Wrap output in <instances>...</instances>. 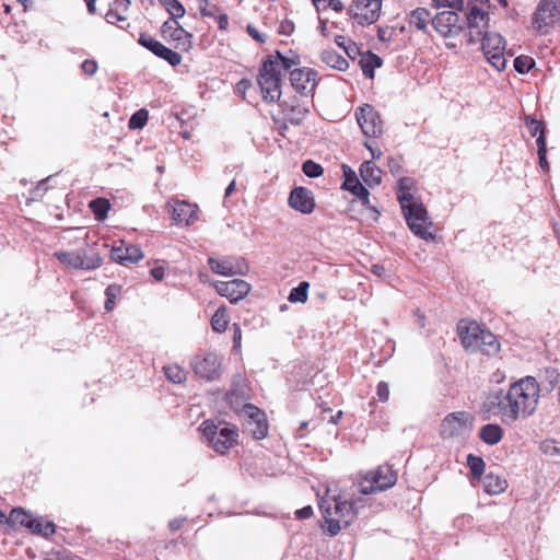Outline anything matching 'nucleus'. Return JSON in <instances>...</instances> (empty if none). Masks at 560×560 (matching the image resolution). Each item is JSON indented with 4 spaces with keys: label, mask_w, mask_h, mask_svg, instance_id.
Returning a JSON list of instances; mask_svg holds the SVG:
<instances>
[{
    "label": "nucleus",
    "mask_w": 560,
    "mask_h": 560,
    "mask_svg": "<svg viewBox=\"0 0 560 560\" xmlns=\"http://www.w3.org/2000/svg\"><path fill=\"white\" fill-rule=\"evenodd\" d=\"M539 384L533 376H525L511 384L508 390L491 392L485 401V408L501 417L504 423L515 422L520 418L532 416L539 400Z\"/></svg>",
    "instance_id": "f257e3e1"
},
{
    "label": "nucleus",
    "mask_w": 560,
    "mask_h": 560,
    "mask_svg": "<svg viewBox=\"0 0 560 560\" xmlns=\"http://www.w3.org/2000/svg\"><path fill=\"white\" fill-rule=\"evenodd\" d=\"M415 186L413 178L400 177L396 187L397 200L411 232L422 240L430 241L434 237L430 232L432 223L423 203L412 194Z\"/></svg>",
    "instance_id": "f03ea898"
},
{
    "label": "nucleus",
    "mask_w": 560,
    "mask_h": 560,
    "mask_svg": "<svg viewBox=\"0 0 560 560\" xmlns=\"http://www.w3.org/2000/svg\"><path fill=\"white\" fill-rule=\"evenodd\" d=\"M319 509L327 524V529L332 536L349 526L357 516L353 502L341 495L322 498Z\"/></svg>",
    "instance_id": "7ed1b4c3"
},
{
    "label": "nucleus",
    "mask_w": 560,
    "mask_h": 560,
    "mask_svg": "<svg viewBox=\"0 0 560 560\" xmlns=\"http://www.w3.org/2000/svg\"><path fill=\"white\" fill-rule=\"evenodd\" d=\"M202 434L209 445L219 454H224L237 443L238 433L234 425L228 423L214 424L207 420L202 423Z\"/></svg>",
    "instance_id": "20e7f679"
},
{
    "label": "nucleus",
    "mask_w": 560,
    "mask_h": 560,
    "mask_svg": "<svg viewBox=\"0 0 560 560\" xmlns=\"http://www.w3.org/2000/svg\"><path fill=\"white\" fill-rule=\"evenodd\" d=\"M397 475L390 466H380L377 469L366 472L358 482V489L362 494H371L383 491L396 483Z\"/></svg>",
    "instance_id": "39448f33"
},
{
    "label": "nucleus",
    "mask_w": 560,
    "mask_h": 560,
    "mask_svg": "<svg viewBox=\"0 0 560 560\" xmlns=\"http://www.w3.org/2000/svg\"><path fill=\"white\" fill-rule=\"evenodd\" d=\"M55 257L65 266L73 269L93 270L102 265V257L94 247L89 250H59Z\"/></svg>",
    "instance_id": "423d86ee"
},
{
    "label": "nucleus",
    "mask_w": 560,
    "mask_h": 560,
    "mask_svg": "<svg viewBox=\"0 0 560 560\" xmlns=\"http://www.w3.org/2000/svg\"><path fill=\"white\" fill-rule=\"evenodd\" d=\"M481 49L491 63L498 71H502L506 67V59L504 56L505 39L497 32L488 31L480 36Z\"/></svg>",
    "instance_id": "0eeeda50"
},
{
    "label": "nucleus",
    "mask_w": 560,
    "mask_h": 560,
    "mask_svg": "<svg viewBox=\"0 0 560 560\" xmlns=\"http://www.w3.org/2000/svg\"><path fill=\"white\" fill-rule=\"evenodd\" d=\"M281 73L275 70V63L264 61L258 74V85L265 101L275 103L281 96Z\"/></svg>",
    "instance_id": "6e6552de"
},
{
    "label": "nucleus",
    "mask_w": 560,
    "mask_h": 560,
    "mask_svg": "<svg viewBox=\"0 0 560 560\" xmlns=\"http://www.w3.org/2000/svg\"><path fill=\"white\" fill-rule=\"evenodd\" d=\"M190 366L197 376L212 382L222 374V358L214 352L197 354L192 358Z\"/></svg>",
    "instance_id": "1a4fd4ad"
},
{
    "label": "nucleus",
    "mask_w": 560,
    "mask_h": 560,
    "mask_svg": "<svg viewBox=\"0 0 560 560\" xmlns=\"http://www.w3.org/2000/svg\"><path fill=\"white\" fill-rule=\"evenodd\" d=\"M559 18L560 0H540L533 16V25L539 33L546 34Z\"/></svg>",
    "instance_id": "9d476101"
},
{
    "label": "nucleus",
    "mask_w": 560,
    "mask_h": 560,
    "mask_svg": "<svg viewBox=\"0 0 560 560\" xmlns=\"http://www.w3.org/2000/svg\"><path fill=\"white\" fill-rule=\"evenodd\" d=\"M381 10L382 0H353L348 11L358 24L365 26L378 20Z\"/></svg>",
    "instance_id": "9b49d317"
},
{
    "label": "nucleus",
    "mask_w": 560,
    "mask_h": 560,
    "mask_svg": "<svg viewBox=\"0 0 560 560\" xmlns=\"http://www.w3.org/2000/svg\"><path fill=\"white\" fill-rule=\"evenodd\" d=\"M472 427V417L467 412H452L441 423V435L444 439L457 438L467 434Z\"/></svg>",
    "instance_id": "f8f14e48"
},
{
    "label": "nucleus",
    "mask_w": 560,
    "mask_h": 560,
    "mask_svg": "<svg viewBox=\"0 0 560 560\" xmlns=\"http://www.w3.org/2000/svg\"><path fill=\"white\" fill-rule=\"evenodd\" d=\"M489 13L477 4H470L466 12V25L469 30V44L479 43L480 36L489 30Z\"/></svg>",
    "instance_id": "ddd939ff"
},
{
    "label": "nucleus",
    "mask_w": 560,
    "mask_h": 560,
    "mask_svg": "<svg viewBox=\"0 0 560 560\" xmlns=\"http://www.w3.org/2000/svg\"><path fill=\"white\" fill-rule=\"evenodd\" d=\"M357 121L366 137H378L383 132V121L375 108L364 104L355 110Z\"/></svg>",
    "instance_id": "4468645a"
},
{
    "label": "nucleus",
    "mask_w": 560,
    "mask_h": 560,
    "mask_svg": "<svg viewBox=\"0 0 560 560\" xmlns=\"http://www.w3.org/2000/svg\"><path fill=\"white\" fill-rule=\"evenodd\" d=\"M208 265L212 272L224 277L245 276L249 269L247 262L237 257H225L223 259L209 257Z\"/></svg>",
    "instance_id": "2eb2a0df"
},
{
    "label": "nucleus",
    "mask_w": 560,
    "mask_h": 560,
    "mask_svg": "<svg viewBox=\"0 0 560 560\" xmlns=\"http://www.w3.org/2000/svg\"><path fill=\"white\" fill-rule=\"evenodd\" d=\"M432 26L443 37H456L465 25L455 11H442L432 18Z\"/></svg>",
    "instance_id": "dca6fc26"
},
{
    "label": "nucleus",
    "mask_w": 560,
    "mask_h": 560,
    "mask_svg": "<svg viewBox=\"0 0 560 560\" xmlns=\"http://www.w3.org/2000/svg\"><path fill=\"white\" fill-rule=\"evenodd\" d=\"M162 34L165 38L176 43V49L188 51L192 47V35L184 30L175 19H168L163 23Z\"/></svg>",
    "instance_id": "f3484780"
},
{
    "label": "nucleus",
    "mask_w": 560,
    "mask_h": 560,
    "mask_svg": "<svg viewBox=\"0 0 560 560\" xmlns=\"http://www.w3.org/2000/svg\"><path fill=\"white\" fill-rule=\"evenodd\" d=\"M213 285L215 291L221 296H225L231 303H236L243 300L250 291L249 283L241 279L217 281Z\"/></svg>",
    "instance_id": "a211bd4d"
},
{
    "label": "nucleus",
    "mask_w": 560,
    "mask_h": 560,
    "mask_svg": "<svg viewBox=\"0 0 560 560\" xmlns=\"http://www.w3.org/2000/svg\"><path fill=\"white\" fill-rule=\"evenodd\" d=\"M244 413L248 417L246 422L247 431H249L255 439H264L268 432L265 412L254 405L246 404L244 405Z\"/></svg>",
    "instance_id": "6ab92c4d"
},
{
    "label": "nucleus",
    "mask_w": 560,
    "mask_h": 560,
    "mask_svg": "<svg viewBox=\"0 0 560 560\" xmlns=\"http://www.w3.org/2000/svg\"><path fill=\"white\" fill-rule=\"evenodd\" d=\"M172 219L178 225H190L197 220V206L185 200H170L166 203Z\"/></svg>",
    "instance_id": "aec40b11"
},
{
    "label": "nucleus",
    "mask_w": 560,
    "mask_h": 560,
    "mask_svg": "<svg viewBox=\"0 0 560 560\" xmlns=\"http://www.w3.org/2000/svg\"><path fill=\"white\" fill-rule=\"evenodd\" d=\"M293 89L301 94H310L316 86V72L310 68L294 69L290 72Z\"/></svg>",
    "instance_id": "412c9836"
},
{
    "label": "nucleus",
    "mask_w": 560,
    "mask_h": 560,
    "mask_svg": "<svg viewBox=\"0 0 560 560\" xmlns=\"http://www.w3.org/2000/svg\"><path fill=\"white\" fill-rule=\"evenodd\" d=\"M289 205L292 209L310 214L315 208L312 192L305 187H295L289 196Z\"/></svg>",
    "instance_id": "4be33fe9"
},
{
    "label": "nucleus",
    "mask_w": 560,
    "mask_h": 560,
    "mask_svg": "<svg viewBox=\"0 0 560 560\" xmlns=\"http://www.w3.org/2000/svg\"><path fill=\"white\" fill-rule=\"evenodd\" d=\"M110 258L115 262L128 266L140 261L143 258V253L138 246L121 244L112 248Z\"/></svg>",
    "instance_id": "5701e85b"
},
{
    "label": "nucleus",
    "mask_w": 560,
    "mask_h": 560,
    "mask_svg": "<svg viewBox=\"0 0 560 560\" xmlns=\"http://www.w3.org/2000/svg\"><path fill=\"white\" fill-rule=\"evenodd\" d=\"M342 168L345 175L342 188L349 190L364 202H368L369 190L360 183L355 173L349 166L343 165Z\"/></svg>",
    "instance_id": "b1692460"
},
{
    "label": "nucleus",
    "mask_w": 560,
    "mask_h": 560,
    "mask_svg": "<svg viewBox=\"0 0 560 560\" xmlns=\"http://www.w3.org/2000/svg\"><path fill=\"white\" fill-rule=\"evenodd\" d=\"M460 328V340L463 346L471 351H477L480 347V336L483 334V329L477 323H469L465 328Z\"/></svg>",
    "instance_id": "393cba45"
},
{
    "label": "nucleus",
    "mask_w": 560,
    "mask_h": 560,
    "mask_svg": "<svg viewBox=\"0 0 560 560\" xmlns=\"http://www.w3.org/2000/svg\"><path fill=\"white\" fill-rule=\"evenodd\" d=\"M265 61L275 63V70L281 73L282 70L288 71L293 66L299 65L300 58L293 52L290 56H283L280 51H276L275 55H269Z\"/></svg>",
    "instance_id": "a878e982"
},
{
    "label": "nucleus",
    "mask_w": 560,
    "mask_h": 560,
    "mask_svg": "<svg viewBox=\"0 0 560 560\" xmlns=\"http://www.w3.org/2000/svg\"><path fill=\"white\" fill-rule=\"evenodd\" d=\"M360 176L369 186L381 184L382 171L372 162L365 161L360 166Z\"/></svg>",
    "instance_id": "bb28decb"
},
{
    "label": "nucleus",
    "mask_w": 560,
    "mask_h": 560,
    "mask_svg": "<svg viewBox=\"0 0 560 560\" xmlns=\"http://www.w3.org/2000/svg\"><path fill=\"white\" fill-rule=\"evenodd\" d=\"M482 486L488 494H500L508 488V481L493 472H488L482 479Z\"/></svg>",
    "instance_id": "cd10ccee"
},
{
    "label": "nucleus",
    "mask_w": 560,
    "mask_h": 560,
    "mask_svg": "<svg viewBox=\"0 0 560 560\" xmlns=\"http://www.w3.org/2000/svg\"><path fill=\"white\" fill-rule=\"evenodd\" d=\"M409 25L418 31L427 32L428 24L431 21V13L424 8H417L409 14Z\"/></svg>",
    "instance_id": "c85d7f7f"
},
{
    "label": "nucleus",
    "mask_w": 560,
    "mask_h": 560,
    "mask_svg": "<svg viewBox=\"0 0 560 560\" xmlns=\"http://www.w3.org/2000/svg\"><path fill=\"white\" fill-rule=\"evenodd\" d=\"M359 65L362 69V72L365 77L372 79L374 78V70L382 66V59L377 55L368 51L361 54V58L359 60Z\"/></svg>",
    "instance_id": "c756f323"
},
{
    "label": "nucleus",
    "mask_w": 560,
    "mask_h": 560,
    "mask_svg": "<svg viewBox=\"0 0 560 560\" xmlns=\"http://www.w3.org/2000/svg\"><path fill=\"white\" fill-rule=\"evenodd\" d=\"M479 438L488 445H495L502 440L503 430L499 424L489 423L480 429Z\"/></svg>",
    "instance_id": "7c9ffc66"
},
{
    "label": "nucleus",
    "mask_w": 560,
    "mask_h": 560,
    "mask_svg": "<svg viewBox=\"0 0 560 560\" xmlns=\"http://www.w3.org/2000/svg\"><path fill=\"white\" fill-rule=\"evenodd\" d=\"M480 347H478L477 351L487 354L493 355L500 351V342L497 337L487 329H483L482 336H480Z\"/></svg>",
    "instance_id": "2f4dec72"
},
{
    "label": "nucleus",
    "mask_w": 560,
    "mask_h": 560,
    "mask_svg": "<svg viewBox=\"0 0 560 560\" xmlns=\"http://www.w3.org/2000/svg\"><path fill=\"white\" fill-rule=\"evenodd\" d=\"M320 59L328 67L339 71H345L349 67L348 60L335 50H324L320 54Z\"/></svg>",
    "instance_id": "473e14b6"
},
{
    "label": "nucleus",
    "mask_w": 560,
    "mask_h": 560,
    "mask_svg": "<svg viewBox=\"0 0 560 560\" xmlns=\"http://www.w3.org/2000/svg\"><path fill=\"white\" fill-rule=\"evenodd\" d=\"M32 515L28 514L25 510L22 508H15L11 511L10 515L7 517L4 515L3 521H0V523H8L9 525L15 527V526H24L28 527V523L32 520Z\"/></svg>",
    "instance_id": "72a5a7b5"
},
{
    "label": "nucleus",
    "mask_w": 560,
    "mask_h": 560,
    "mask_svg": "<svg viewBox=\"0 0 560 560\" xmlns=\"http://www.w3.org/2000/svg\"><path fill=\"white\" fill-rule=\"evenodd\" d=\"M229 325V316L225 307H219L212 318H211V327L215 332H223L228 328Z\"/></svg>",
    "instance_id": "f704fd0d"
},
{
    "label": "nucleus",
    "mask_w": 560,
    "mask_h": 560,
    "mask_svg": "<svg viewBox=\"0 0 560 560\" xmlns=\"http://www.w3.org/2000/svg\"><path fill=\"white\" fill-rule=\"evenodd\" d=\"M155 56L167 61L173 67L178 66L182 62V56L178 52L167 48L162 43L160 44Z\"/></svg>",
    "instance_id": "c9c22d12"
},
{
    "label": "nucleus",
    "mask_w": 560,
    "mask_h": 560,
    "mask_svg": "<svg viewBox=\"0 0 560 560\" xmlns=\"http://www.w3.org/2000/svg\"><path fill=\"white\" fill-rule=\"evenodd\" d=\"M90 208H91L92 212L94 213L95 219L98 221H103L107 215L110 205H109L108 200L103 199V198H97L90 202Z\"/></svg>",
    "instance_id": "e433bc0d"
},
{
    "label": "nucleus",
    "mask_w": 560,
    "mask_h": 560,
    "mask_svg": "<svg viewBox=\"0 0 560 560\" xmlns=\"http://www.w3.org/2000/svg\"><path fill=\"white\" fill-rule=\"evenodd\" d=\"M308 282L302 281L298 287L293 288L288 296L291 303H304L307 300Z\"/></svg>",
    "instance_id": "4c0bfd02"
},
{
    "label": "nucleus",
    "mask_w": 560,
    "mask_h": 560,
    "mask_svg": "<svg viewBox=\"0 0 560 560\" xmlns=\"http://www.w3.org/2000/svg\"><path fill=\"white\" fill-rule=\"evenodd\" d=\"M121 294V287L118 284H110L105 290L106 301L104 307L107 312H112L116 305V299Z\"/></svg>",
    "instance_id": "58836bf2"
},
{
    "label": "nucleus",
    "mask_w": 560,
    "mask_h": 560,
    "mask_svg": "<svg viewBox=\"0 0 560 560\" xmlns=\"http://www.w3.org/2000/svg\"><path fill=\"white\" fill-rule=\"evenodd\" d=\"M164 373L167 380L175 384H180L186 380V372L176 364L165 366Z\"/></svg>",
    "instance_id": "ea45409f"
},
{
    "label": "nucleus",
    "mask_w": 560,
    "mask_h": 560,
    "mask_svg": "<svg viewBox=\"0 0 560 560\" xmlns=\"http://www.w3.org/2000/svg\"><path fill=\"white\" fill-rule=\"evenodd\" d=\"M467 465L474 478H480L485 471V462L481 457L469 454L467 456Z\"/></svg>",
    "instance_id": "a19ab883"
},
{
    "label": "nucleus",
    "mask_w": 560,
    "mask_h": 560,
    "mask_svg": "<svg viewBox=\"0 0 560 560\" xmlns=\"http://www.w3.org/2000/svg\"><path fill=\"white\" fill-rule=\"evenodd\" d=\"M167 12L171 14L170 19L183 18L186 13L184 5L178 0H161Z\"/></svg>",
    "instance_id": "79ce46f5"
},
{
    "label": "nucleus",
    "mask_w": 560,
    "mask_h": 560,
    "mask_svg": "<svg viewBox=\"0 0 560 560\" xmlns=\"http://www.w3.org/2000/svg\"><path fill=\"white\" fill-rule=\"evenodd\" d=\"M105 20L107 23L117 25L122 30L129 26L126 15L112 8L106 12Z\"/></svg>",
    "instance_id": "37998d69"
},
{
    "label": "nucleus",
    "mask_w": 560,
    "mask_h": 560,
    "mask_svg": "<svg viewBox=\"0 0 560 560\" xmlns=\"http://www.w3.org/2000/svg\"><path fill=\"white\" fill-rule=\"evenodd\" d=\"M536 144L538 148V159H539V166L545 171H549V164L547 161V148H546V138L542 136L537 137Z\"/></svg>",
    "instance_id": "c03bdc74"
},
{
    "label": "nucleus",
    "mask_w": 560,
    "mask_h": 560,
    "mask_svg": "<svg viewBox=\"0 0 560 560\" xmlns=\"http://www.w3.org/2000/svg\"><path fill=\"white\" fill-rule=\"evenodd\" d=\"M148 110L147 109H139L129 119L128 126L130 129H141L144 127V125L148 121Z\"/></svg>",
    "instance_id": "a18cd8bd"
},
{
    "label": "nucleus",
    "mask_w": 560,
    "mask_h": 560,
    "mask_svg": "<svg viewBox=\"0 0 560 560\" xmlns=\"http://www.w3.org/2000/svg\"><path fill=\"white\" fill-rule=\"evenodd\" d=\"M535 66V61L528 56H518L514 59V68L518 73H527Z\"/></svg>",
    "instance_id": "49530a36"
},
{
    "label": "nucleus",
    "mask_w": 560,
    "mask_h": 560,
    "mask_svg": "<svg viewBox=\"0 0 560 560\" xmlns=\"http://www.w3.org/2000/svg\"><path fill=\"white\" fill-rule=\"evenodd\" d=\"M302 170H303L304 174L311 178H316V177L320 176L324 172L322 165H319L318 163H316L312 160L305 161L303 163Z\"/></svg>",
    "instance_id": "de8ad7c7"
},
{
    "label": "nucleus",
    "mask_w": 560,
    "mask_h": 560,
    "mask_svg": "<svg viewBox=\"0 0 560 560\" xmlns=\"http://www.w3.org/2000/svg\"><path fill=\"white\" fill-rule=\"evenodd\" d=\"M526 127H527L529 133L533 137L538 135V137L542 136V137L546 138V136H545V126H544L542 121L537 120V119L532 118V117H526Z\"/></svg>",
    "instance_id": "09e8293b"
},
{
    "label": "nucleus",
    "mask_w": 560,
    "mask_h": 560,
    "mask_svg": "<svg viewBox=\"0 0 560 560\" xmlns=\"http://www.w3.org/2000/svg\"><path fill=\"white\" fill-rule=\"evenodd\" d=\"M138 43L145 47L147 49H149L151 52H153L155 55L161 42L154 39L153 37H151L150 35L148 34H141L139 39H138Z\"/></svg>",
    "instance_id": "8fccbe9b"
},
{
    "label": "nucleus",
    "mask_w": 560,
    "mask_h": 560,
    "mask_svg": "<svg viewBox=\"0 0 560 560\" xmlns=\"http://www.w3.org/2000/svg\"><path fill=\"white\" fill-rule=\"evenodd\" d=\"M388 168H389V172L394 175V176H399L402 174V171H404V166H402V160L400 158H389L388 159Z\"/></svg>",
    "instance_id": "3c124183"
},
{
    "label": "nucleus",
    "mask_w": 560,
    "mask_h": 560,
    "mask_svg": "<svg viewBox=\"0 0 560 560\" xmlns=\"http://www.w3.org/2000/svg\"><path fill=\"white\" fill-rule=\"evenodd\" d=\"M97 62L93 59H86L82 62L81 69L88 75H93L97 71Z\"/></svg>",
    "instance_id": "603ef678"
},
{
    "label": "nucleus",
    "mask_w": 560,
    "mask_h": 560,
    "mask_svg": "<svg viewBox=\"0 0 560 560\" xmlns=\"http://www.w3.org/2000/svg\"><path fill=\"white\" fill-rule=\"evenodd\" d=\"M233 330V349L238 350L242 345V330L238 324L234 323L232 325Z\"/></svg>",
    "instance_id": "864d4df0"
},
{
    "label": "nucleus",
    "mask_w": 560,
    "mask_h": 560,
    "mask_svg": "<svg viewBox=\"0 0 560 560\" xmlns=\"http://www.w3.org/2000/svg\"><path fill=\"white\" fill-rule=\"evenodd\" d=\"M376 395H377L378 399L381 401H383V402L388 400L389 388H388L387 383H385V382H380L378 383L377 389H376Z\"/></svg>",
    "instance_id": "5fc2aeb1"
},
{
    "label": "nucleus",
    "mask_w": 560,
    "mask_h": 560,
    "mask_svg": "<svg viewBox=\"0 0 560 560\" xmlns=\"http://www.w3.org/2000/svg\"><path fill=\"white\" fill-rule=\"evenodd\" d=\"M541 451L549 455L560 454V448L557 446L555 441H546L541 444Z\"/></svg>",
    "instance_id": "6e6d98bb"
},
{
    "label": "nucleus",
    "mask_w": 560,
    "mask_h": 560,
    "mask_svg": "<svg viewBox=\"0 0 560 560\" xmlns=\"http://www.w3.org/2000/svg\"><path fill=\"white\" fill-rule=\"evenodd\" d=\"M27 528L31 529V532L33 534L42 536L43 518L42 517H32L31 522L28 523Z\"/></svg>",
    "instance_id": "4d7b16f0"
},
{
    "label": "nucleus",
    "mask_w": 560,
    "mask_h": 560,
    "mask_svg": "<svg viewBox=\"0 0 560 560\" xmlns=\"http://www.w3.org/2000/svg\"><path fill=\"white\" fill-rule=\"evenodd\" d=\"M129 5H130V0H115L113 2L112 9L117 10L118 12H120L125 15V13L129 9Z\"/></svg>",
    "instance_id": "13d9d810"
},
{
    "label": "nucleus",
    "mask_w": 560,
    "mask_h": 560,
    "mask_svg": "<svg viewBox=\"0 0 560 560\" xmlns=\"http://www.w3.org/2000/svg\"><path fill=\"white\" fill-rule=\"evenodd\" d=\"M294 31V24L292 21L284 20L280 23L279 33L282 35H291Z\"/></svg>",
    "instance_id": "bf43d9fd"
},
{
    "label": "nucleus",
    "mask_w": 560,
    "mask_h": 560,
    "mask_svg": "<svg viewBox=\"0 0 560 560\" xmlns=\"http://www.w3.org/2000/svg\"><path fill=\"white\" fill-rule=\"evenodd\" d=\"M56 532V525L52 522H46L43 524L42 536L49 537Z\"/></svg>",
    "instance_id": "052dcab7"
},
{
    "label": "nucleus",
    "mask_w": 560,
    "mask_h": 560,
    "mask_svg": "<svg viewBox=\"0 0 560 560\" xmlns=\"http://www.w3.org/2000/svg\"><path fill=\"white\" fill-rule=\"evenodd\" d=\"M248 34L257 42L265 43L266 37L261 35L255 27L248 25L247 26Z\"/></svg>",
    "instance_id": "680f3d73"
},
{
    "label": "nucleus",
    "mask_w": 560,
    "mask_h": 560,
    "mask_svg": "<svg viewBox=\"0 0 560 560\" xmlns=\"http://www.w3.org/2000/svg\"><path fill=\"white\" fill-rule=\"evenodd\" d=\"M164 267L163 266H156L151 269V276L156 280L161 281L164 278Z\"/></svg>",
    "instance_id": "e2e57ef3"
},
{
    "label": "nucleus",
    "mask_w": 560,
    "mask_h": 560,
    "mask_svg": "<svg viewBox=\"0 0 560 560\" xmlns=\"http://www.w3.org/2000/svg\"><path fill=\"white\" fill-rule=\"evenodd\" d=\"M313 514V509L312 506H304L300 510L296 511V516L299 518H310Z\"/></svg>",
    "instance_id": "0e129e2a"
},
{
    "label": "nucleus",
    "mask_w": 560,
    "mask_h": 560,
    "mask_svg": "<svg viewBox=\"0 0 560 560\" xmlns=\"http://www.w3.org/2000/svg\"><path fill=\"white\" fill-rule=\"evenodd\" d=\"M447 7L451 11H462L464 9V0H447Z\"/></svg>",
    "instance_id": "69168bd1"
},
{
    "label": "nucleus",
    "mask_w": 560,
    "mask_h": 560,
    "mask_svg": "<svg viewBox=\"0 0 560 560\" xmlns=\"http://www.w3.org/2000/svg\"><path fill=\"white\" fill-rule=\"evenodd\" d=\"M372 273H374L377 277H384L386 275V269L383 265L374 264L371 267Z\"/></svg>",
    "instance_id": "338daca9"
},
{
    "label": "nucleus",
    "mask_w": 560,
    "mask_h": 560,
    "mask_svg": "<svg viewBox=\"0 0 560 560\" xmlns=\"http://www.w3.org/2000/svg\"><path fill=\"white\" fill-rule=\"evenodd\" d=\"M319 20V32L323 36H328L329 35V28H328V20L326 19H323V18H318Z\"/></svg>",
    "instance_id": "774afa93"
}]
</instances>
